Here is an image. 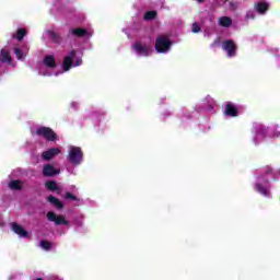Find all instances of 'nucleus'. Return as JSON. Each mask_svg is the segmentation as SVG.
<instances>
[{
  "label": "nucleus",
  "mask_w": 280,
  "mask_h": 280,
  "mask_svg": "<svg viewBox=\"0 0 280 280\" xmlns=\"http://www.w3.org/2000/svg\"><path fill=\"white\" fill-rule=\"evenodd\" d=\"M12 51H14L19 60H25L30 51V46L23 44L22 46H5L0 50V75H3L8 71L9 67H16V63L12 59Z\"/></svg>",
  "instance_id": "obj_1"
},
{
  "label": "nucleus",
  "mask_w": 280,
  "mask_h": 280,
  "mask_svg": "<svg viewBox=\"0 0 280 280\" xmlns=\"http://www.w3.org/2000/svg\"><path fill=\"white\" fill-rule=\"evenodd\" d=\"M250 133L252 143L254 145H259L265 139H280V126L273 124L268 127L260 122H254L252 125Z\"/></svg>",
  "instance_id": "obj_2"
},
{
  "label": "nucleus",
  "mask_w": 280,
  "mask_h": 280,
  "mask_svg": "<svg viewBox=\"0 0 280 280\" xmlns=\"http://www.w3.org/2000/svg\"><path fill=\"white\" fill-rule=\"evenodd\" d=\"M270 178H277L275 171L270 166L264 167L260 173L256 175L254 191L262 196V198H272Z\"/></svg>",
  "instance_id": "obj_3"
},
{
  "label": "nucleus",
  "mask_w": 280,
  "mask_h": 280,
  "mask_svg": "<svg viewBox=\"0 0 280 280\" xmlns=\"http://www.w3.org/2000/svg\"><path fill=\"white\" fill-rule=\"evenodd\" d=\"M63 70H58V63H56V57L54 55H46L42 65L38 68V74L49 78L51 75H62Z\"/></svg>",
  "instance_id": "obj_4"
},
{
  "label": "nucleus",
  "mask_w": 280,
  "mask_h": 280,
  "mask_svg": "<svg viewBox=\"0 0 280 280\" xmlns=\"http://www.w3.org/2000/svg\"><path fill=\"white\" fill-rule=\"evenodd\" d=\"M75 67H82V52L80 50H70L67 56L63 57L61 69L63 73L71 71Z\"/></svg>",
  "instance_id": "obj_5"
},
{
  "label": "nucleus",
  "mask_w": 280,
  "mask_h": 280,
  "mask_svg": "<svg viewBox=\"0 0 280 280\" xmlns=\"http://www.w3.org/2000/svg\"><path fill=\"white\" fill-rule=\"evenodd\" d=\"M172 45H174V42L170 34L159 35L155 39V51L158 54H170Z\"/></svg>",
  "instance_id": "obj_6"
},
{
  "label": "nucleus",
  "mask_w": 280,
  "mask_h": 280,
  "mask_svg": "<svg viewBox=\"0 0 280 280\" xmlns=\"http://www.w3.org/2000/svg\"><path fill=\"white\" fill-rule=\"evenodd\" d=\"M42 40L46 45H49V43H54L55 45H60V43H62V36H60L56 27L51 25L44 30L42 35Z\"/></svg>",
  "instance_id": "obj_7"
},
{
  "label": "nucleus",
  "mask_w": 280,
  "mask_h": 280,
  "mask_svg": "<svg viewBox=\"0 0 280 280\" xmlns=\"http://www.w3.org/2000/svg\"><path fill=\"white\" fill-rule=\"evenodd\" d=\"M67 161L70 165H73V167L82 165V161H84V153L82 152V149L80 147H69Z\"/></svg>",
  "instance_id": "obj_8"
},
{
  "label": "nucleus",
  "mask_w": 280,
  "mask_h": 280,
  "mask_svg": "<svg viewBox=\"0 0 280 280\" xmlns=\"http://www.w3.org/2000/svg\"><path fill=\"white\" fill-rule=\"evenodd\" d=\"M132 52L139 58H148L152 56V46L143 42H135L131 46Z\"/></svg>",
  "instance_id": "obj_9"
},
{
  "label": "nucleus",
  "mask_w": 280,
  "mask_h": 280,
  "mask_svg": "<svg viewBox=\"0 0 280 280\" xmlns=\"http://www.w3.org/2000/svg\"><path fill=\"white\" fill-rule=\"evenodd\" d=\"M69 34L70 36H74V38H84L85 40H89L93 37V28L91 26L85 28L74 27L69 31Z\"/></svg>",
  "instance_id": "obj_10"
},
{
  "label": "nucleus",
  "mask_w": 280,
  "mask_h": 280,
  "mask_svg": "<svg viewBox=\"0 0 280 280\" xmlns=\"http://www.w3.org/2000/svg\"><path fill=\"white\" fill-rule=\"evenodd\" d=\"M35 135L38 137H43L46 141H58V136L51 128L49 127H39L36 129Z\"/></svg>",
  "instance_id": "obj_11"
},
{
  "label": "nucleus",
  "mask_w": 280,
  "mask_h": 280,
  "mask_svg": "<svg viewBox=\"0 0 280 280\" xmlns=\"http://www.w3.org/2000/svg\"><path fill=\"white\" fill-rule=\"evenodd\" d=\"M222 49L225 51L228 58H235L237 54V45L233 40L223 42Z\"/></svg>",
  "instance_id": "obj_12"
},
{
  "label": "nucleus",
  "mask_w": 280,
  "mask_h": 280,
  "mask_svg": "<svg viewBox=\"0 0 280 280\" xmlns=\"http://www.w3.org/2000/svg\"><path fill=\"white\" fill-rule=\"evenodd\" d=\"M59 154H62V147L50 148L42 152V159L43 161H51L52 159H56V156H58Z\"/></svg>",
  "instance_id": "obj_13"
},
{
  "label": "nucleus",
  "mask_w": 280,
  "mask_h": 280,
  "mask_svg": "<svg viewBox=\"0 0 280 280\" xmlns=\"http://www.w3.org/2000/svg\"><path fill=\"white\" fill-rule=\"evenodd\" d=\"M202 105L205 110H207L208 113H215V108L218 107V103L210 95H207L205 97V100L202 101Z\"/></svg>",
  "instance_id": "obj_14"
},
{
  "label": "nucleus",
  "mask_w": 280,
  "mask_h": 280,
  "mask_svg": "<svg viewBox=\"0 0 280 280\" xmlns=\"http://www.w3.org/2000/svg\"><path fill=\"white\" fill-rule=\"evenodd\" d=\"M47 218L49 220V222H55V224H57V226L60 225H65V226H69V221L67 219H65L63 215H56L54 212H48L47 213Z\"/></svg>",
  "instance_id": "obj_15"
},
{
  "label": "nucleus",
  "mask_w": 280,
  "mask_h": 280,
  "mask_svg": "<svg viewBox=\"0 0 280 280\" xmlns=\"http://www.w3.org/2000/svg\"><path fill=\"white\" fill-rule=\"evenodd\" d=\"M224 115L225 117H237L240 115V110L237 106L231 102L224 104Z\"/></svg>",
  "instance_id": "obj_16"
},
{
  "label": "nucleus",
  "mask_w": 280,
  "mask_h": 280,
  "mask_svg": "<svg viewBox=\"0 0 280 280\" xmlns=\"http://www.w3.org/2000/svg\"><path fill=\"white\" fill-rule=\"evenodd\" d=\"M11 231L19 235L21 238H27L30 237V233L23 229V226L19 225L16 222L11 223Z\"/></svg>",
  "instance_id": "obj_17"
},
{
  "label": "nucleus",
  "mask_w": 280,
  "mask_h": 280,
  "mask_svg": "<svg viewBox=\"0 0 280 280\" xmlns=\"http://www.w3.org/2000/svg\"><path fill=\"white\" fill-rule=\"evenodd\" d=\"M60 174L59 168L54 167L51 164H46L43 167V175L46 177L58 176Z\"/></svg>",
  "instance_id": "obj_18"
},
{
  "label": "nucleus",
  "mask_w": 280,
  "mask_h": 280,
  "mask_svg": "<svg viewBox=\"0 0 280 280\" xmlns=\"http://www.w3.org/2000/svg\"><path fill=\"white\" fill-rule=\"evenodd\" d=\"M255 10L258 12V14H266L270 8V2L260 1L255 4Z\"/></svg>",
  "instance_id": "obj_19"
},
{
  "label": "nucleus",
  "mask_w": 280,
  "mask_h": 280,
  "mask_svg": "<svg viewBox=\"0 0 280 280\" xmlns=\"http://www.w3.org/2000/svg\"><path fill=\"white\" fill-rule=\"evenodd\" d=\"M219 25H221V27H231V25H233V20L229 16H222L219 19Z\"/></svg>",
  "instance_id": "obj_20"
},
{
  "label": "nucleus",
  "mask_w": 280,
  "mask_h": 280,
  "mask_svg": "<svg viewBox=\"0 0 280 280\" xmlns=\"http://www.w3.org/2000/svg\"><path fill=\"white\" fill-rule=\"evenodd\" d=\"M27 35V31L25 28H18L16 33L12 35V38L21 42Z\"/></svg>",
  "instance_id": "obj_21"
},
{
  "label": "nucleus",
  "mask_w": 280,
  "mask_h": 280,
  "mask_svg": "<svg viewBox=\"0 0 280 280\" xmlns=\"http://www.w3.org/2000/svg\"><path fill=\"white\" fill-rule=\"evenodd\" d=\"M48 202H50V205H54V207H56V209H62L63 205L61 203L60 200H58V198L54 197V196H49L47 198Z\"/></svg>",
  "instance_id": "obj_22"
},
{
  "label": "nucleus",
  "mask_w": 280,
  "mask_h": 280,
  "mask_svg": "<svg viewBox=\"0 0 280 280\" xmlns=\"http://www.w3.org/2000/svg\"><path fill=\"white\" fill-rule=\"evenodd\" d=\"M46 188L49 191H58V194H60V188H58V184L54 180L46 182Z\"/></svg>",
  "instance_id": "obj_23"
},
{
  "label": "nucleus",
  "mask_w": 280,
  "mask_h": 280,
  "mask_svg": "<svg viewBox=\"0 0 280 280\" xmlns=\"http://www.w3.org/2000/svg\"><path fill=\"white\" fill-rule=\"evenodd\" d=\"M9 187L13 190L23 189V182L21 180H11Z\"/></svg>",
  "instance_id": "obj_24"
},
{
  "label": "nucleus",
  "mask_w": 280,
  "mask_h": 280,
  "mask_svg": "<svg viewBox=\"0 0 280 280\" xmlns=\"http://www.w3.org/2000/svg\"><path fill=\"white\" fill-rule=\"evenodd\" d=\"M52 5L57 10H62V7L67 5V0H55Z\"/></svg>",
  "instance_id": "obj_25"
},
{
  "label": "nucleus",
  "mask_w": 280,
  "mask_h": 280,
  "mask_svg": "<svg viewBox=\"0 0 280 280\" xmlns=\"http://www.w3.org/2000/svg\"><path fill=\"white\" fill-rule=\"evenodd\" d=\"M156 18V11H148L144 13V21H152Z\"/></svg>",
  "instance_id": "obj_26"
},
{
  "label": "nucleus",
  "mask_w": 280,
  "mask_h": 280,
  "mask_svg": "<svg viewBox=\"0 0 280 280\" xmlns=\"http://www.w3.org/2000/svg\"><path fill=\"white\" fill-rule=\"evenodd\" d=\"M39 246L43 248V250H51V243L48 241H40Z\"/></svg>",
  "instance_id": "obj_27"
},
{
  "label": "nucleus",
  "mask_w": 280,
  "mask_h": 280,
  "mask_svg": "<svg viewBox=\"0 0 280 280\" xmlns=\"http://www.w3.org/2000/svg\"><path fill=\"white\" fill-rule=\"evenodd\" d=\"M65 198L66 200H75L77 202H79V205H82V200L78 199V197H75L71 192H66Z\"/></svg>",
  "instance_id": "obj_28"
},
{
  "label": "nucleus",
  "mask_w": 280,
  "mask_h": 280,
  "mask_svg": "<svg viewBox=\"0 0 280 280\" xmlns=\"http://www.w3.org/2000/svg\"><path fill=\"white\" fill-rule=\"evenodd\" d=\"M36 280H62V278L58 276H46L44 278H37Z\"/></svg>",
  "instance_id": "obj_29"
},
{
  "label": "nucleus",
  "mask_w": 280,
  "mask_h": 280,
  "mask_svg": "<svg viewBox=\"0 0 280 280\" xmlns=\"http://www.w3.org/2000/svg\"><path fill=\"white\" fill-rule=\"evenodd\" d=\"M200 25L198 24V23H194L192 24V27H191V32H192V34H198V33H200Z\"/></svg>",
  "instance_id": "obj_30"
},
{
  "label": "nucleus",
  "mask_w": 280,
  "mask_h": 280,
  "mask_svg": "<svg viewBox=\"0 0 280 280\" xmlns=\"http://www.w3.org/2000/svg\"><path fill=\"white\" fill-rule=\"evenodd\" d=\"M70 108H72L73 110H78L80 108V103L71 102L70 103Z\"/></svg>",
  "instance_id": "obj_31"
},
{
  "label": "nucleus",
  "mask_w": 280,
  "mask_h": 280,
  "mask_svg": "<svg viewBox=\"0 0 280 280\" xmlns=\"http://www.w3.org/2000/svg\"><path fill=\"white\" fill-rule=\"evenodd\" d=\"M184 116L182 118V121H187V119H191V114L189 112H183Z\"/></svg>",
  "instance_id": "obj_32"
},
{
  "label": "nucleus",
  "mask_w": 280,
  "mask_h": 280,
  "mask_svg": "<svg viewBox=\"0 0 280 280\" xmlns=\"http://www.w3.org/2000/svg\"><path fill=\"white\" fill-rule=\"evenodd\" d=\"M246 19H247V21L250 20V19H255V11H248L246 13Z\"/></svg>",
  "instance_id": "obj_33"
},
{
  "label": "nucleus",
  "mask_w": 280,
  "mask_h": 280,
  "mask_svg": "<svg viewBox=\"0 0 280 280\" xmlns=\"http://www.w3.org/2000/svg\"><path fill=\"white\" fill-rule=\"evenodd\" d=\"M229 0H214V2L217 3V5H224V3H226Z\"/></svg>",
  "instance_id": "obj_34"
},
{
  "label": "nucleus",
  "mask_w": 280,
  "mask_h": 280,
  "mask_svg": "<svg viewBox=\"0 0 280 280\" xmlns=\"http://www.w3.org/2000/svg\"><path fill=\"white\" fill-rule=\"evenodd\" d=\"M170 116H172V112H170V110H166L162 114L163 119H165V117H170Z\"/></svg>",
  "instance_id": "obj_35"
},
{
  "label": "nucleus",
  "mask_w": 280,
  "mask_h": 280,
  "mask_svg": "<svg viewBox=\"0 0 280 280\" xmlns=\"http://www.w3.org/2000/svg\"><path fill=\"white\" fill-rule=\"evenodd\" d=\"M220 45V39H215L212 44L211 47H218Z\"/></svg>",
  "instance_id": "obj_36"
},
{
  "label": "nucleus",
  "mask_w": 280,
  "mask_h": 280,
  "mask_svg": "<svg viewBox=\"0 0 280 280\" xmlns=\"http://www.w3.org/2000/svg\"><path fill=\"white\" fill-rule=\"evenodd\" d=\"M77 226H82V221H75Z\"/></svg>",
  "instance_id": "obj_37"
},
{
  "label": "nucleus",
  "mask_w": 280,
  "mask_h": 280,
  "mask_svg": "<svg viewBox=\"0 0 280 280\" xmlns=\"http://www.w3.org/2000/svg\"><path fill=\"white\" fill-rule=\"evenodd\" d=\"M277 65L280 67V57H277Z\"/></svg>",
  "instance_id": "obj_38"
},
{
  "label": "nucleus",
  "mask_w": 280,
  "mask_h": 280,
  "mask_svg": "<svg viewBox=\"0 0 280 280\" xmlns=\"http://www.w3.org/2000/svg\"><path fill=\"white\" fill-rule=\"evenodd\" d=\"M197 3H205V0H197Z\"/></svg>",
  "instance_id": "obj_39"
},
{
  "label": "nucleus",
  "mask_w": 280,
  "mask_h": 280,
  "mask_svg": "<svg viewBox=\"0 0 280 280\" xmlns=\"http://www.w3.org/2000/svg\"><path fill=\"white\" fill-rule=\"evenodd\" d=\"M51 14H54V9L50 10Z\"/></svg>",
  "instance_id": "obj_40"
},
{
  "label": "nucleus",
  "mask_w": 280,
  "mask_h": 280,
  "mask_svg": "<svg viewBox=\"0 0 280 280\" xmlns=\"http://www.w3.org/2000/svg\"><path fill=\"white\" fill-rule=\"evenodd\" d=\"M13 279V277L11 276L10 278H9V280H12Z\"/></svg>",
  "instance_id": "obj_41"
},
{
  "label": "nucleus",
  "mask_w": 280,
  "mask_h": 280,
  "mask_svg": "<svg viewBox=\"0 0 280 280\" xmlns=\"http://www.w3.org/2000/svg\"><path fill=\"white\" fill-rule=\"evenodd\" d=\"M0 226H3V223L0 222Z\"/></svg>",
  "instance_id": "obj_42"
}]
</instances>
